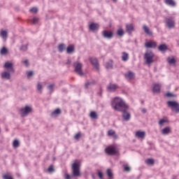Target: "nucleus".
I'll return each mask as SVG.
<instances>
[{"instance_id": "20e7f679", "label": "nucleus", "mask_w": 179, "mask_h": 179, "mask_svg": "<svg viewBox=\"0 0 179 179\" xmlns=\"http://www.w3.org/2000/svg\"><path fill=\"white\" fill-rule=\"evenodd\" d=\"M73 65L74 66V71L78 75H80V76H83V75H85L83 71H82V68H83V64L82 63L75 62Z\"/></svg>"}, {"instance_id": "ddd939ff", "label": "nucleus", "mask_w": 179, "mask_h": 179, "mask_svg": "<svg viewBox=\"0 0 179 179\" xmlns=\"http://www.w3.org/2000/svg\"><path fill=\"white\" fill-rule=\"evenodd\" d=\"M102 34L104 38H108V40L113 38L114 36V33H113V31H108L106 30L103 31Z\"/></svg>"}, {"instance_id": "de8ad7c7", "label": "nucleus", "mask_w": 179, "mask_h": 179, "mask_svg": "<svg viewBox=\"0 0 179 179\" xmlns=\"http://www.w3.org/2000/svg\"><path fill=\"white\" fill-rule=\"evenodd\" d=\"M98 177H99V178L103 179L104 178V174H103V173L100 171H98Z\"/></svg>"}, {"instance_id": "052dcab7", "label": "nucleus", "mask_w": 179, "mask_h": 179, "mask_svg": "<svg viewBox=\"0 0 179 179\" xmlns=\"http://www.w3.org/2000/svg\"><path fill=\"white\" fill-rule=\"evenodd\" d=\"M113 2H117V0H112Z\"/></svg>"}, {"instance_id": "f3484780", "label": "nucleus", "mask_w": 179, "mask_h": 179, "mask_svg": "<svg viewBox=\"0 0 179 179\" xmlns=\"http://www.w3.org/2000/svg\"><path fill=\"white\" fill-rule=\"evenodd\" d=\"M0 36L1 37V38H3L4 41H6V40L8 39V30L1 29Z\"/></svg>"}, {"instance_id": "a19ab883", "label": "nucleus", "mask_w": 179, "mask_h": 179, "mask_svg": "<svg viewBox=\"0 0 179 179\" xmlns=\"http://www.w3.org/2000/svg\"><path fill=\"white\" fill-rule=\"evenodd\" d=\"M82 136V134H80V132L77 133L75 136H74V139H76V141H79V139H80V137Z\"/></svg>"}, {"instance_id": "412c9836", "label": "nucleus", "mask_w": 179, "mask_h": 179, "mask_svg": "<svg viewBox=\"0 0 179 179\" xmlns=\"http://www.w3.org/2000/svg\"><path fill=\"white\" fill-rule=\"evenodd\" d=\"M143 29L144 33H145V34H148V36H152L153 34V32H152V31H150V29H149V27H148V26L144 24L143 26Z\"/></svg>"}, {"instance_id": "39448f33", "label": "nucleus", "mask_w": 179, "mask_h": 179, "mask_svg": "<svg viewBox=\"0 0 179 179\" xmlns=\"http://www.w3.org/2000/svg\"><path fill=\"white\" fill-rule=\"evenodd\" d=\"M168 107L171 108V111H175L176 114H179V103L176 101H169L167 102Z\"/></svg>"}, {"instance_id": "ea45409f", "label": "nucleus", "mask_w": 179, "mask_h": 179, "mask_svg": "<svg viewBox=\"0 0 179 179\" xmlns=\"http://www.w3.org/2000/svg\"><path fill=\"white\" fill-rule=\"evenodd\" d=\"M166 122H167V120L166 119H161L158 124L159 125H160L161 127H163V125H164V124H166Z\"/></svg>"}, {"instance_id": "bb28decb", "label": "nucleus", "mask_w": 179, "mask_h": 179, "mask_svg": "<svg viewBox=\"0 0 179 179\" xmlns=\"http://www.w3.org/2000/svg\"><path fill=\"white\" fill-rule=\"evenodd\" d=\"M113 60L110 59L108 62H107L105 64V67L106 69H113Z\"/></svg>"}, {"instance_id": "a211bd4d", "label": "nucleus", "mask_w": 179, "mask_h": 179, "mask_svg": "<svg viewBox=\"0 0 179 179\" xmlns=\"http://www.w3.org/2000/svg\"><path fill=\"white\" fill-rule=\"evenodd\" d=\"M136 136L140 139H145V136H146V132L138 131L136 132Z\"/></svg>"}, {"instance_id": "f03ea898", "label": "nucleus", "mask_w": 179, "mask_h": 179, "mask_svg": "<svg viewBox=\"0 0 179 179\" xmlns=\"http://www.w3.org/2000/svg\"><path fill=\"white\" fill-rule=\"evenodd\" d=\"M73 177H80V162H74L71 165Z\"/></svg>"}, {"instance_id": "5701e85b", "label": "nucleus", "mask_w": 179, "mask_h": 179, "mask_svg": "<svg viewBox=\"0 0 179 179\" xmlns=\"http://www.w3.org/2000/svg\"><path fill=\"white\" fill-rule=\"evenodd\" d=\"M90 30L94 31L95 30H99V24L96 23H91L90 24Z\"/></svg>"}, {"instance_id": "a878e982", "label": "nucleus", "mask_w": 179, "mask_h": 179, "mask_svg": "<svg viewBox=\"0 0 179 179\" xmlns=\"http://www.w3.org/2000/svg\"><path fill=\"white\" fill-rule=\"evenodd\" d=\"M59 114H61V109L57 108L56 110L51 113L50 117H57V115H59Z\"/></svg>"}, {"instance_id": "7c9ffc66", "label": "nucleus", "mask_w": 179, "mask_h": 179, "mask_svg": "<svg viewBox=\"0 0 179 179\" xmlns=\"http://www.w3.org/2000/svg\"><path fill=\"white\" fill-rule=\"evenodd\" d=\"M165 3L169 6H176V1L174 0H165Z\"/></svg>"}, {"instance_id": "473e14b6", "label": "nucleus", "mask_w": 179, "mask_h": 179, "mask_svg": "<svg viewBox=\"0 0 179 179\" xmlns=\"http://www.w3.org/2000/svg\"><path fill=\"white\" fill-rule=\"evenodd\" d=\"M145 163L148 166H153L155 164V159L149 158L147 160H145Z\"/></svg>"}, {"instance_id": "58836bf2", "label": "nucleus", "mask_w": 179, "mask_h": 179, "mask_svg": "<svg viewBox=\"0 0 179 179\" xmlns=\"http://www.w3.org/2000/svg\"><path fill=\"white\" fill-rule=\"evenodd\" d=\"M20 145V143L19 142V141L17 140H14L13 143V148H19V146Z\"/></svg>"}, {"instance_id": "37998d69", "label": "nucleus", "mask_w": 179, "mask_h": 179, "mask_svg": "<svg viewBox=\"0 0 179 179\" xmlns=\"http://www.w3.org/2000/svg\"><path fill=\"white\" fill-rule=\"evenodd\" d=\"M108 136H113V135H115V131L113 129H110L108 131Z\"/></svg>"}, {"instance_id": "13d9d810", "label": "nucleus", "mask_w": 179, "mask_h": 179, "mask_svg": "<svg viewBox=\"0 0 179 179\" xmlns=\"http://www.w3.org/2000/svg\"><path fill=\"white\" fill-rule=\"evenodd\" d=\"M67 64H71V60L70 59H68V61H67Z\"/></svg>"}, {"instance_id": "864d4df0", "label": "nucleus", "mask_w": 179, "mask_h": 179, "mask_svg": "<svg viewBox=\"0 0 179 179\" xmlns=\"http://www.w3.org/2000/svg\"><path fill=\"white\" fill-rule=\"evenodd\" d=\"M64 178L65 179H71V178H72V176H71L68 173H66V174H64Z\"/></svg>"}, {"instance_id": "cd10ccee", "label": "nucleus", "mask_w": 179, "mask_h": 179, "mask_svg": "<svg viewBox=\"0 0 179 179\" xmlns=\"http://www.w3.org/2000/svg\"><path fill=\"white\" fill-rule=\"evenodd\" d=\"M66 52L67 54H72L75 52V47L72 46V45H70L66 48Z\"/></svg>"}, {"instance_id": "f257e3e1", "label": "nucleus", "mask_w": 179, "mask_h": 179, "mask_svg": "<svg viewBox=\"0 0 179 179\" xmlns=\"http://www.w3.org/2000/svg\"><path fill=\"white\" fill-rule=\"evenodd\" d=\"M111 106L115 111H122L124 108H128V106L125 101H124V99L118 96H116L113 99Z\"/></svg>"}, {"instance_id": "8fccbe9b", "label": "nucleus", "mask_w": 179, "mask_h": 179, "mask_svg": "<svg viewBox=\"0 0 179 179\" xmlns=\"http://www.w3.org/2000/svg\"><path fill=\"white\" fill-rule=\"evenodd\" d=\"M166 96L167 97H176V95L173 94L172 93L168 92V93H166Z\"/></svg>"}, {"instance_id": "5fc2aeb1", "label": "nucleus", "mask_w": 179, "mask_h": 179, "mask_svg": "<svg viewBox=\"0 0 179 179\" xmlns=\"http://www.w3.org/2000/svg\"><path fill=\"white\" fill-rule=\"evenodd\" d=\"M48 171H49V173H52V171H54V168L52 166H50L48 169Z\"/></svg>"}, {"instance_id": "1a4fd4ad", "label": "nucleus", "mask_w": 179, "mask_h": 179, "mask_svg": "<svg viewBox=\"0 0 179 179\" xmlns=\"http://www.w3.org/2000/svg\"><path fill=\"white\" fill-rule=\"evenodd\" d=\"M128 108L122 109L120 112L122 113V117L124 118V121H129L131 120V113L127 111Z\"/></svg>"}, {"instance_id": "f704fd0d", "label": "nucleus", "mask_w": 179, "mask_h": 179, "mask_svg": "<svg viewBox=\"0 0 179 179\" xmlns=\"http://www.w3.org/2000/svg\"><path fill=\"white\" fill-rule=\"evenodd\" d=\"M94 83L95 82L93 80L87 81L85 85V89H87V87H89L90 86H92V85H94Z\"/></svg>"}, {"instance_id": "c85d7f7f", "label": "nucleus", "mask_w": 179, "mask_h": 179, "mask_svg": "<svg viewBox=\"0 0 179 179\" xmlns=\"http://www.w3.org/2000/svg\"><path fill=\"white\" fill-rule=\"evenodd\" d=\"M159 51H161V52H164V51H167V45L166 44H162L158 47Z\"/></svg>"}, {"instance_id": "a18cd8bd", "label": "nucleus", "mask_w": 179, "mask_h": 179, "mask_svg": "<svg viewBox=\"0 0 179 179\" xmlns=\"http://www.w3.org/2000/svg\"><path fill=\"white\" fill-rule=\"evenodd\" d=\"M20 50L21 51H27V45H22Z\"/></svg>"}, {"instance_id": "72a5a7b5", "label": "nucleus", "mask_w": 179, "mask_h": 179, "mask_svg": "<svg viewBox=\"0 0 179 179\" xmlns=\"http://www.w3.org/2000/svg\"><path fill=\"white\" fill-rule=\"evenodd\" d=\"M116 34L117 36H119V37H122V36H124V34H125V32L124 31V29H117Z\"/></svg>"}, {"instance_id": "2f4dec72", "label": "nucleus", "mask_w": 179, "mask_h": 179, "mask_svg": "<svg viewBox=\"0 0 179 179\" xmlns=\"http://www.w3.org/2000/svg\"><path fill=\"white\" fill-rule=\"evenodd\" d=\"M167 62L169 65H174L176 64V59L174 57H168L167 58Z\"/></svg>"}, {"instance_id": "49530a36", "label": "nucleus", "mask_w": 179, "mask_h": 179, "mask_svg": "<svg viewBox=\"0 0 179 179\" xmlns=\"http://www.w3.org/2000/svg\"><path fill=\"white\" fill-rule=\"evenodd\" d=\"M38 20H39L38 17H34L33 18V20H32V23H33V24H36V23H38Z\"/></svg>"}, {"instance_id": "e433bc0d", "label": "nucleus", "mask_w": 179, "mask_h": 179, "mask_svg": "<svg viewBox=\"0 0 179 179\" xmlns=\"http://www.w3.org/2000/svg\"><path fill=\"white\" fill-rule=\"evenodd\" d=\"M106 173L108 178H113L114 175L113 174V171H111V169H107Z\"/></svg>"}, {"instance_id": "bf43d9fd", "label": "nucleus", "mask_w": 179, "mask_h": 179, "mask_svg": "<svg viewBox=\"0 0 179 179\" xmlns=\"http://www.w3.org/2000/svg\"><path fill=\"white\" fill-rule=\"evenodd\" d=\"M92 177L93 179H96V177H94V174L92 175Z\"/></svg>"}, {"instance_id": "4c0bfd02", "label": "nucleus", "mask_w": 179, "mask_h": 179, "mask_svg": "<svg viewBox=\"0 0 179 179\" xmlns=\"http://www.w3.org/2000/svg\"><path fill=\"white\" fill-rule=\"evenodd\" d=\"M37 90L39 92V93H43V85H41V83H38Z\"/></svg>"}, {"instance_id": "4468645a", "label": "nucleus", "mask_w": 179, "mask_h": 179, "mask_svg": "<svg viewBox=\"0 0 179 179\" xmlns=\"http://www.w3.org/2000/svg\"><path fill=\"white\" fill-rule=\"evenodd\" d=\"M145 47H146V48H156V47H157V44L156 42L148 41L145 43Z\"/></svg>"}, {"instance_id": "0eeeda50", "label": "nucleus", "mask_w": 179, "mask_h": 179, "mask_svg": "<svg viewBox=\"0 0 179 179\" xmlns=\"http://www.w3.org/2000/svg\"><path fill=\"white\" fill-rule=\"evenodd\" d=\"M11 73H12V71H9L7 70L4 71L1 73V79H5L6 80H9L12 78Z\"/></svg>"}, {"instance_id": "4be33fe9", "label": "nucleus", "mask_w": 179, "mask_h": 179, "mask_svg": "<svg viewBox=\"0 0 179 179\" xmlns=\"http://www.w3.org/2000/svg\"><path fill=\"white\" fill-rule=\"evenodd\" d=\"M162 87L159 84H155L152 87V92L153 93H160V88Z\"/></svg>"}, {"instance_id": "b1692460", "label": "nucleus", "mask_w": 179, "mask_h": 179, "mask_svg": "<svg viewBox=\"0 0 179 179\" xmlns=\"http://www.w3.org/2000/svg\"><path fill=\"white\" fill-rule=\"evenodd\" d=\"M128 59H129V54L127 53L126 52H123L122 55V61L127 62Z\"/></svg>"}, {"instance_id": "aec40b11", "label": "nucleus", "mask_w": 179, "mask_h": 179, "mask_svg": "<svg viewBox=\"0 0 179 179\" xmlns=\"http://www.w3.org/2000/svg\"><path fill=\"white\" fill-rule=\"evenodd\" d=\"M126 31L129 34H131L134 31V25L132 24H129L126 25Z\"/></svg>"}, {"instance_id": "79ce46f5", "label": "nucleus", "mask_w": 179, "mask_h": 179, "mask_svg": "<svg viewBox=\"0 0 179 179\" xmlns=\"http://www.w3.org/2000/svg\"><path fill=\"white\" fill-rule=\"evenodd\" d=\"M47 88L50 92H52L54 91V84L48 85Z\"/></svg>"}, {"instance_id": "6ab92c4d", "label": "nucleus", "mask_w": 179, "mask_h": 179, "mask_svg": "<svg viewBox=\"0 0 179 179\" xmlns=\"http://www.w3.org/2000/svg\"><path fill=\"white\" fill-rule=\"evenodd\" d=\"M124 77L126 79H134V78H135V73H134L132 71H128L124 74Z\"/></svg>"}, {"instance_id": "603ef678", "label": "nucleus", "mask_w": 179, "mask_h": 179, "mask_svg": "<svg viewBox=\"0 0 179 179\" xmlns=\"http://www.w3.org/2000/svg\"><path fill=\"white\" fill-rule=\"evenodd\" d=\"M34 75V73L33 71H29L27 73V78H31Z\"/></svg>"}, {"instance_id": "4d7b16f0", "label": "nucleus", "mask_w": 179, "mask_h": 179, "mask_svg": "<svg viewBox=\"0 0 179 179\" xmlns=\"http://www.w3.org/2000/svg\"><path fill=\"white\" fill-rule=\"evenodd\" d=\"M146 112H147V110L145 108L141 109V113H143V114H146Z\"/></svg>"}, {"instance_id": "2eb2a0df", "label": "nucleus", "mask_w": 179, "mask_h": 179, "mask_svg": "<svg viewBox=\"0 0 179 179\" xmlns=\"http://www.w3.org/2000/svg\"><path fill=\"white\" fill-rule=\"evenodd\" d=\"M117 89H118V85H117L116 84L110 83L107 86V90L109 92H115V90H117Z\"/></svg>"}, {"instance_id": "c756f323", "label": "nucleus", "mask_w": 179, "mask_h": 179, "mask_svg": "<svg viewBox=\"0 0 179 179\" xmlns=\"http://www.w3.org/2000/svg\"><path fill=\"white\" fill-rule=\"evenodd\" d=\"M90 117L92 120H97V118H99V115H97V113L92 111L90 113Z\"/></svg>"}, {"instance_id": "6e6d98bb", "label": "nucleus", "mask_w": 179, "mask_h": 179, "mask_svg": "<svg viewBox=\"0 0 179 179\" xmlns=\"http://www.w3.org/2000/svg\"><path fill=\"white\" fill-rule=\"evenodd\" d=\"M125 171H131V167L129 166H124Z\"/></svg>"}, {"instance_id": "c9c22d12", "label": "nucleus", "mask_w": 179, "mask_h": 179, "mask_svg": "<svg viewBox=\"0 0 179 179\" xmlns=\"http://www.w3.org/2000/svg\"><path fill=\"white\" fill-rule=\"evenodd\" d=\"M1 55H6L8 54V48L3 47L0 50Z\"/></svg>"}, {"instance_id": "e2e57ef3", "label": "nucleus", "mask_w": 179, "mask_h": 179, "mask_svg": "<svg viewBox=\"0 0 179 179\" xmlns=\"http://www.w3.org/2000/svg\"><path fill=\"white\" fill-rule=\"evenodd\" d=\"M0 132H1V129H0Z\"/></svg>"}, {"instance_id": "dca6fc26", "label": "nucleus", "mask_w": 179, "mask_h": 179, "mask_svg": "<svg viewBox=\"0 0 179 179\" xmlns=\"http://www.w3.org/2000/svg\"><path fill=\"white\" fill-rule=\"evenodd\" d=\"M161 134L162 135H169V134H171V127H166L161 130Z\"/></svg>"}, {"instance_id": "6e6552de", "label": "nucleus", "mask_w": 179, "mask_h": 179, "mask_svg": "<svg viewBox=\"0 0 179 179\" xmlns=\"http://www.w3.org/2000/svg\"><path fill=\"white\" fill-rule=\"evenodd\" d=\"M166 20V25L169 29H173L174 28V26H176V22L174 21V19L173 17H166L165 19Z\"/></svg>"}, {"instance_id": "9d476101", "label": "nucleus", "mask_w": 179, "mask_h": 179, "mask_svg": "<svg viewBox=\"0 0 179 179\" xmlns=\"http://www.w3.org/2000/svg\"><path fill=\"white\" fill-rule=\"evenodd\" d=\"M105 151H106V153H107V155H109L110 156L117 155V150H115V147H114V146L107 147L105 149Z\"/></svg>"}, {"instance_id": "7ed1b4c3", "label": "nucleus", "mask_w": 179, "mask_h": 179, "mask_svg": "<svg viewBox=\"0 0 179 179\" xmlns=\"http://www.w3.org/2000/svg\"><path fill=\"white\" fill-rule=\"evenodd\" d=\"M155 58V54L152 51H147L145 52L144 55V59L145 61V64L147 65H150L155 62V60L153 59Z\"/></svg>"}, {"instance_id": "09e8293b", "label": "nucleus", "mask_w": 179, "mask_h": 179, "mask_svg": "<svg viewBox=\"0 0 179 179\" xmlns=\"http://www.w3.org/2000/svg\"><path fill=\"white\" fill-rule=\"evenodd\" d=\"M3 179H13L12 177H10L8 174L3 175Z\"/></svg>"}, {"instance_id": "9b49d317", "label": "nucleus", "mask_w": 179, "mask_h": 179, "mask_svg": "<svg viewBox=\"0 0 179 179\" xmlns=\"http://www.w3.org/2000/svg\"><path fill=\"white\" fill-rule=\"evenodd\" d=\"M3 67L6 71H8L9 72L15 73V68L13 67V63H10L9 62H6L4 64Z\"/></svg>"}, {"instance_id": "393cba45", "label": "nucleus", "mask_w": 179, "mask_h": 179, "mask_svg": "<svg viewBox=\"0 0 179 179\" xmlns=\"http://www.w3.org/2000/svg\"><path fill=\"white\" fill-rule=\"evenodd\" d=\"M57 48L59 52H64V51L66 50V45H65V43H61L59 45Z\"/></svg>"}, {"instance_id": "423d86ee", "label": "nucleus", "mask_w": 179, "mask_h": 179, "mask_svg": "<svg viewBox=\"0 0 179 179\" xmlns=\"http://www.w3.org/2000/svg\"><path fill=\"white\" fill-rule=\"evenodd\" d=\"M30 113H33V108L31 106H25L20 110L21 117H27Z\"/></svg>"}, {"instance_id": "f8f14e48", "label": "nucleus", "mask_w": 179, "mask_h": 179, "mask_svg": "<svg viewBox=\"0 0 179 179\" xmlns=\"http://www.w3.org/2000/svg\"><path fill=\"white\" fill-rule=\"evenodd\" d=\"M90 61L92 65H93V66H94V68L96 71H99V69H100V66L99 65V60H97V59L96 57L90 58Z\"/></svg>"}, {"instance_id": "c03bdc74", "label": "nucleus", "mask_w": 179, "mask_h": 179, "mask_svg": "<svg viewBox=\"0 0 179 179\" xmlns=\"http://www.w3.org/2000/svg\"><path fill=\"white\" fill-rule=\"evenodd\" d=\"M29 12H33V13H37V12H38V8L34 7L29 10Z\"/></svg>"}, {"instance_id": "3c124183", "label": "nucleus", "mask_w": 179, "mask_h": 179, "mask_svg": "<svg viewBox=\"0 0 179 179\" xmlns=\"http://www.w3.org/2000/svg\"><path fill=\"white\" fill-rule=\"evenodd\" d=\"M22 63L24 64L25 65V66H29V60L26 59V60H22Z\"/></svg>"}, {"instance_id": "680f3d73", "label": "nucleus", "mask_w": 179, "mask_h": 179, "mask_svg": "<svg viewBox=\"0 0 179 179\" xmlns=\"http://www.w3.org/2000/svg\"><path fill=\"white\" fill-rule=\"evenodd\" d=\"M114 138H117V136H114Z\"/></svg>"}]
</instances>
